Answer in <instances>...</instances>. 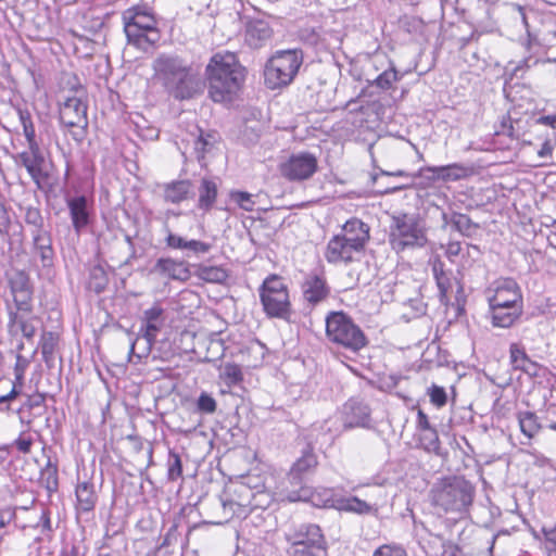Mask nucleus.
Returning <instances> with one entry per match:
<instances>
[{
  "label": "nucleus",
  "instance_id": "obj_1",
  "mask_svg": "<svg viewBox=\"0 0 556 556\" xmlns=\"http://www.w3.org/2000/svg\"><path fill=\"white\" fill-rule=\"evenodd\" d=\"M208 96L214 102H230L244 80V67L231 52L214 54L205 68Z\"/></svg>",
  "mask_w": 556,
  "mask_h": 556
},
{
  "label": "nucleus",
  "instance_id": "obj_2",
  "mask_svg": "<svg viewBox=\"0 0 556 556\" xmlns=\"http://www.w3.org/2000/svg\"><path fill=\"white\" fill-rule=\"evenodd\" d=\"M476 489L462 476L439 479L430 490L431 505L439 511L464 513L471 506Z\"/></svg>",
  "mask_w": 556,
  "mask_h": 556
},
{
  "label": "nucleus",
  "instance_id": "obj_3",
  "mask_svg": "<svg viewBox=\"0 0 556 556\" xmlns=\"http://www.w3.org/2000/svg\"><path fill=\"white\" fill-rule=\"evenodd\" d=\"M389 241L395 252L421 249L428 243L425 220L418 214L401 213L392 216Z\"/></svg>",
  "mask_w": 556,
  "mask_h": 556
},
{
  "label": "nucleus",
  "instance_id": "obj_4",
  "mask_svg": "<svg viewBox=\"0 0 556 556\" xmlns=\"http://www.w3.org/2000/svg\"><path fill=\"white\" fill-rule=\"evenodd\" d=\"M326 338L329 342L354 353L361 351L368 343L359 326L342 311H333L327 315Z\"/></svg>",
  "mask_w": 556,
  "mask_h": 556
},
{
  "label": "nucleus",
  "instance_id": "obj_5",
  "mask_svg": "<svg viewBox=\"0 0 556 556\" xmlns=\"http://www.w3.org/2000/svg\"><path fill=\"white\" fill-rule=\"evenodd\" d=\"M74 86H79L74 90L75 94L67 97L60 106L59 118L63 126L70 129L72 138L80 143L87 135L88 128V103L85 99V90L77 81L76 77H70Z\"/></svg>",
  "mask_w": 556,
  "mask_h": 556
},
{
  "label": "nucleus",
  "instance_id": "obj_6",
  "mask_svg": "<svg viewBox=\"0 0 556 556\" xmlns=\"http://www.w3.org/2000/svg\"><path fill=\"white\" fill-rule=\"evenodd\" d=\"M302 63L303 52L301 49L277 51L265 66L266 86L270 89L288 86L296 76Z\"/></svg>",
  "mask_w": 556,
  "mask_h": 556
},
{
  "label": "nucleus",
  "instance_id": "obj_7",
  "mask_svg": "<svg viewBox=\"0 0 556 556\" xmlns=\"http://www.w3.org/2000/svg\"><path fill=\"white\" fill-rule=\"evenodd\" d=\"M258 292L263 309L268 317L290 320L292 306L289 290L280 276H268Z\"/></svg>",
  "mask_w": 556,
  "mask_h": 556
},
{
  "label": "nucleus",
  "instance_id": "obj_8",
  "mask_svg": "<svg viewBox=\"0 0 556 556\" xmlns=\"http://www.w3.org/2000/svg\"><path fill=\"white\" fill-rule=\"evenodd\" d=\"M20 208L23 212L25 224L29 227L34 254L40 258L43 267L51 266L54 258L52 237L50 229L46 227L40 208L33 205L21 206Z\"/></svg>",
  "mask_w": 556,
  "mask_h": 556
},
{
  "label": "nucleus",
  "instance_id": "obj_9",
  "mask_svg": "<svg viewBox=\"0 0 556 556\" xmlns=\"http://www.w3.org/2000/svg\"><path fill=\"white\" fill-rule=\"evenodd\" d=\"M289 556H327L328 545L318 525L302 523L287 534Z\"/></svg>",
  "mask_w": 556,
  "mask_h": 556
},
{
  "label": "nucleus",
  "instance_id": "obj_10",
  "mask_svg": "<svg viewBox=\"0 0 556 556\" xmlns=\"http://www.w3.org/2000/svg\"><path fill=\"white\" fill-rule=\"evenodd\" d=\"M317 456L315 455L313 447L307 445L302 451L301 457L294 462L288 473V481L293 488L287 493L288 501H308L312 497V490L308 486L303 485V482L305 476L313 472L317 467Z\"/></svg>",
  "mask_w": 556,
  "mask_h": 556
},
{
  "label": "nucleus",
  "instance_id": "obj_11",
  "mask_svg": "<svg viewBox=\"0 0 556 556\" xmlns=\"http://www.w3.org/2000/svg\"><path fill=\"white\" fill-rule=\"evenodd\" d=\"M253 491L244 483H237L225 491L222 506L225 520L233 517L245 518L252 507Z\"/></svg>",
  "mask_w": 556,
  "mask_h": 556
},
{
  "label": "nucleus",
  "instance_id": "obj_12",
  "mask_svg": "<svg viewBox=\"0 0 556 556\" xmlns=\"http://www.w3.org/2000/svg\"><path fill=\"white\" fill-rule=\"evenodd\" d=\"M204 81L200 74L189 64L187 68L164 90L175 100L184 101L200 96L204 90Z\"/></svg>",
  "mask_w": 556,
  "mask_h": 556
},
{
  "label": "nucleus",
  "instance_id": "obj_13",
  "mask_svg": "<svg viewBox=\"0 0 556 556\" xmlns=\"http://www.w3.org/2000/svg\"><path fill=\"white\" fill-rule=\"evenodd\" d=\"M188 65L189 63L177 54L161 53L152 62L153 79L165 89Z\"/></svg>",
  "mask_w": 556,
  "mask_h": 556
},
{
  "label": "nucleus",
  "instance_id": "obj_14",
  "mask_svg": "<svg viewBox=\"0 0 556 556\" xmlns=\"http://www.w3.org/2000/svg\"><path fill=\"white\" fill-rule=\"evenodd\" d=\"M317 159L308 152L292 154L280 166L281 175L290 181H302L311 178L317 170Z\"/></svg>",
  "mask_w": 556,
  "mask_h": 556
},
{
  "label": "nucleus",
  "instance_id": "obj_15",
  "mask_svg": "<svg viewBox=\"0 0 556 556\" xmlns=\"http://www.w3.org/2000/svg\"><path fill=\"white\" fill-rule=\"evenodd\" d=\"M488 302L489 306H506L508 308L519 306V308H523L521 290L511 278L500 280L493 295L488 298Z\"/></svg>",
  "mask_w": 556,
  "mask_h": 556
},
{
  "label": "nucleus",
  "instance_id": "obj_16",
  "mask_svg": "<svg viewBox=\"0 0 556 556\" xmlns=\"http://www.w3.org/2000/svg\"><path fill=\"white\" fill-rule=\"evenodd\" d=\"M302 294L304 301L312 307L326 301L330 295L326 276L323 271L307 274L302 282Z\"/></svg>",
  "mask_w": 556,
  "mask_h": 556
},
{
  "label": "nucleus",
  "instance_id": "obj_17",
  "mask_svg": "<svg viewBox=\"0 0 556 556\" xmlns=\"http://www.w3.org/2000/svg\"><path fill=\"white\" fill-rule=\"evenodd\" d=\"M355 240L344 239L339 233L333 236L327 243L325 257L328 263H351L354 262L355 255L363 253L354 242Z\"/></svg>",
  "mask_w": 556,
  "mask_h": 556
},
{
  "label": "nucleus",
  "instance_id": "obj_18",
  "mask_svg": "<svg viewBox=\"0 0 556 556\" xmlns=\"http://www.w3.org/2000/svg\"><path fill=\"white\" fill-rule=\"evenodd\" d=\"M342 421L344 428H369L371 409L365 401L352 397L342 407Z\"/></svg>",
  "mask_w": 556,
  "mask_h": 556
},
{
  "label": "nucleus",
  "instance_id": "obj_19",
  "mask_svg": "<svg viewBox=\"0 0 556 556\" xmlns=\"http://www.w3.org/2000/svg\"><path fill=\"white\" fill-rule=\"evenodd\" d=\"M372 64L377 71H381L376 78L368 80L369 86L387 91L394 87V85L402 79L403 74L399 73L394 63L386 56L376 55L372 59Z\"/></svg>",
  "mask_w": 556,
  "mask_h": 556
},
{
  "label": "nucleus",
  "instance_id": "obj_20",
  "mask_svg": "<svg viewBox=\"0 0 556 556\" xmlns=\"http://www.w3.org/2000/svg\"><path fill=\"white\" fill-rule=\"evenodd\" d=\"M22 165L27 169L31 179L39 186L40 181L48 177L45 170V156L40 151L38 142L28 144V151L20 154Z\"/></svg>",
  "mask_w": 556,
  "mask_h": 556
},
{
  "label": "nucleus",
  "instance_id": "obj_21",
  "mask_svg": "<svg viewBox=\"0 0 556 556\" xmlns=\"http://www.w3.org/2000/svg\"><path fill=\"white\" fill-rule=\"evenodd\" d=\"M470 173L471 170L468 167L453 163L445 166L420 168L419 176L433 180L456 181L468 177Z\"/></svg>",
  "mask_w": 556,
  "mask_h": 556
},
{
  "label": "nucleus",
  "instance_id": "obj_22",
  "mask_svg": "<svg viewBox=\"0 0 556 556\" xmlns=\"http://www.w3.org/2000/svg\"><path fill=\"white\" fill-rule=\"evenodd\" d=\"M124 31L128 43L143 51L153 47L161 38L159 30H150L146 26H134L131 24L124 25Z\"/></svg>",
  "mask_w": 556,
  "mask_h": 556
},
{
  "label": "nucleus",
  "instance_id": "obj_23",
  "mask_svg": "<svg viewBox=\"0 0 556 556\" xmlns=\"http://www.w3.org/2000/svg\"><path fill=\"white\" fill-rule=\"evenodd\" d=\"M153 269L155 273L174 280L186 281L191 276L188 264L186 262L170 257L159 258Z\"/></svg>",
  "mask_w": 556,
  "mask_h": 556
},
{
  "label": "nucleus",
  "instance_id": "obj_24",
  "mask_svg": "<svg viewBox=\"0 0 556 556\" xmlns=\"http://www.w3.org/2000/svg\"><path fill=\"white\" fill-rule=\"evenodd\" d=\"M194 197L193 184L189 179L174 180L163 186V199L179 204Z\"/></svg>",
  "mask_w": 556,
  "mask_h": 556
},
{
  "label": "nucleus",
  "instance_id": "obj_25",
  "mask_svg": "<svg viewBox=\"0 0 556 556\" xmlns=\"http://www.w3.org/2000/svg\"><path fill=\"white\" fill-rule=\"evenodd\" d=\"M163 315L164 309L159 303L153 304L152 307L143 312L142 321L144 327L141 330L143 331V337L149 344H152L155 341L156 336L163 326Z\"/></svg>",
  "mask_w": 556,
  "mask_h": 556
},
{
  "label": "nucleus",
  "instance_id": "obj_26",
  "mask_svg": "<svg viewBox=\"0 0 556 556\" xmlns=\"http://www.w3.org/2000/svg\"><path fill=\"white\" fill-rule=\"evenodd\" d=\"M369 231L370 228L366 223L359 218L353 217L345 222V224L342 226V231L339 235L344 239L355 240V245L359 250L364 251L366 243L370 239Z\"/></svg>",
  "mask_w": 556,
  "mask_h": 556
},
{
  "label": "nucleus",
  "instance_id": "obj_27",
  "mask_svg": "<svg viewBox=\"0 0 556 556\" xmlns=\"http://www.w3.org/2000/svg\"><path fill=\"white\" fill-rule=\"evenodd\" d=\"M73 227L79 233L89 224L88 201L85 195L67 200Z\"/></svg>",
  "mask_w": 556,
  "mask_h": 556
},
{
  "label": "nucleus",
  "instance_id": "obj_28",
  "mask_svg": "<svg viewBox=\"0 0 556 556\" xmlns=\"http://www.w3.org/2000/svg\"><path fill=\"white\" fill-rule=\"evenodd\" d=\"M489 316L494 327L509 328L511 327L522 315L523 308L519 306L514 307H502V306H489Z\"/></svg>",
  "mask_w": 556,
  "mask_h": 556
},
{
  "label": "nucleus",
  "instance_id": "obj_29",
  "mask_svg": "<svg viewBox=\"0 0 556 556\" xmlns=\"http://www.w3.org/2000/svg\"><path fill=\"white\" fill-rule=\"evenodd\" d=\"M509 358L515 369H519L530 376H535L538 374V364L528 356L525 348L520 344H510Z\"/></svg>",
  "mask_w": 556,
  "mask_h": 556
},
{
  "label": "nucleus",
  "instance_id": "obj_30",
  "mask_svg": "<svg viewBox=\"0 0 556 556\" xmlns=\"http://www.w3.org/2000/svg\"><path fill=\"white\" fill-rule=\"evenodd\" d=\"M271 36L273 30L264 21H254L247 28V41L254 48L263 46Z\"/></svg>",
  "mask_w": 556,
  "mask_h": 556
},
{
  "label": "nucleus",
  "instance_id": "obj_31",
  "mask_svg": "<svg viewBox=\"0 0 556 556\" xmlns=\"http://www.w3.org/2000/svg\"><path fill=\"white\" fill-rule=\"evenodd\" d=\"M218 190L215 181L203 178L199 187L198 208L208 212L214 206L217 199Z\"/></svg>",
  "mask_w": 556,
  "mask_h": 556
},
{
  "label": "nucleus",
  "instance_id": "obj_32",
  "mask_svg": "<svg viewBox=\"0 0 556 556\" xmlns=\"http://www.w3.org/2000/svg\"><path fill=\"white\" fill-rule=\"evenodd\" d=\"M433 277L439 290L438 296L442 304L448 303V291L452 288L451 275L444 271L443 263L435 261L432 265Z\"/></svg>",
  "mask_w": 556,
  "mask_h": 556
},
{
  "label": "nucleus",
  "instance_id": "obj_33",
  "mask_svg": "<svg viewBox=\"0 0 556 556\" xmlns=\"http://www.w3.org/2000/svg\"><path fill=\"white\" fill-rule=\"evenodd\" d=\"M124 25L131 24L136 26H146L150 30H159L156 20L153 14L137 8L128 9L123 13Z\"/></svg>",
  "mask_w": 556,
  "mask_h": 556
},
{
  "label": "nucleus",
  "instance_id": "obj_34",
  "mask_svg": "<svg viewBox=\"0 0 556 556\" xmlns=\"http://www.w3.org/2000/svg\"><path fill=\"white\" fill-rule=\"evenodd\" d=\"M60 337L52 331H43L40 338L42 359L48 367H52L55 361V353L59 349Z\"/></svg>",
  "mask_w": 556,
  "mask_h": 556
},
{
  "label": "nucleus",
  "instance_id": "obj_35",
  "mask_svg": "<svg viewBox=\"0 0 556 556\" xmlns=\"http://www.w3.org/2000/svg\"><path fill=\"white\" fill-rule=\"evenodd\" d=\"M77 509L84 513L92 510L97 503V494L89 482L78 483L76 486Z\"/></svg>",
  "mask_w": 556,
  "mask_h": 556
},
{
  "label": "nucleus",
  "instance_id": "obj_36",
  "mask_svg": "<svg viewBox=\"0 0 556 556\" xmlns=\"http://www.w3.org/2000/svg\"><path fill=\"white\" fill-rule=\"evenodd\" d=\"M197 276L200 279L212 283H224L229 277L227 270L223 267L206 265L198 266Z\"/></svg>",
  "mask_w": 556,
  "mask_h": 556
},
{
  "label": "nucleus",
  "instance_id": "obj_37",
  "mask_svg": "<svg viewBox=\"0 0 556 556\" xmlns=\"http://www.w3.org/2000/svg\"><path fill=\"white\" fill-rule=\"evenodd\" d=\"M450 223L456 231L466 237H471L479 228L468 215L456 212L451 214Z\"/></svg>",
  "mask_w": 556,
  "mask_h": 556
},
{
  "label": "nucleus",
  "instance_id": "obj_38",
  "mask_svg": "<svg viewBox=\"0 0 556 556\" xmlns=\"http://www.w3.org/2000/svg\"><path fill=\"white\" fill-rule=\"evenodd\" d=\"M109 283V276L103 266L94 265L90 268L87 287L89 290L101 293Z\"/></svg>",
  "mask_w": 556,
  "mask_h": 556
},
{
  "label": "nucleus",
  "instance_id": "obj_39",
  "mask_svg": "<svg viewBox=\"0 0 556 556\" xmlns=\"http://www.w3.org/2000/svg\"><path fill=\"white\" fill-rule=\"evenodd\" d=\"M518 421L521 432L528 437H534L541 429L538 416L532 412H519Z\"/></svg>",
  "mask_w": 556,
  "mask_h": 556
},
{
  "label": "nucleus",
  "instance_id": "obj_40",
  "mask_svg": "<svg viewBox=\"0 0 556 556\" xmlns=\"http://www.w3.org/2000/svg\"><path fill=\"white\" fill-rule=\"evenodd\" d=\"M11 293L31 290L30 279L26 271L13 269L8 274Z\"/></svg>",
  "mask_w": 556,
  "mask_h": 556
},
{
  "label": "nucleus",
  "instance_id": "obj_41",
  "mask_svg": "<svg viewBox=\"0 0 556 556\" xmlns=\"http://www.w3.org/2000/svg\"><path fill=\"white\" fill-rule=\"evenodd\" d=\"M28 314L10 313V323L15 324L22 331L23 337L31 340L36 334V327L31 323V318L27 317Z\"/></svg>",
  "mask_w": 556,
  "mask_h": 556
},
{
  "label": "nucleus",
  "instance_id": "obj_42",
  "mask_svg": "<svg viewBox=\"0 0 556 556\" xmlns=\"http://www.w3.org/2000/svg\"><path fill=\"white\" fill-rule=\"evenodd\" d=\"M40 481L50 493L58 490V467L50 459L46 467L41 469Z\"/></svg>",
  "mask_w": 556,
  "mask_h": 556
},
{
  "label": "nucleus",
  "instance_id": "obj_43",
  "mask_svg": "<svg viewBox=\"0 0 556 556\" xmlns=\"http://www.w3.org/2000/svg\"><path fill=\"white\" fill-rule=\"evenodd\" d=\"M16 307L15 313L31 314L33 312V289L22 292L12 293Z\"/></svg>",
  "mask_w": 556,
  "mask_h": 556
},
{
  "label": "nucleus",
  "instance_id": "obj_44",
  "mask_svg": "<svg viewBox=\"0 0 556 556\" xmlns=\"http://www.w3.org/2000/svg\"><path fill=\"white\" fill-rule=\"evenodd\" d=\"M200 135L194 140V152L197 154V159L200 161L204 157L205 152L210 151L215 142V136L213 134H204L201 129H199Z\"/></svg>",
  "mask_w": 556,
  "mask_h": 556
},
{
  "label": "nucleus",
  "instance_id": "obj_45",
  "mask_svg": "<svg viewBox=\"0 0 556 556\" xmlns=\"http://www.w3.org/2000/svg\"><path fill=\"white\" fill-rule=\"evenodd\" d=\"M222 378L228 386H235L242 381L243 375L239 365L227 363L223 367Z\"/></svg>",
  "mask_w": 556,
  "mask_h": 556
},
{
  "label": "nucleus",
  "instance_id": "obj_46",
  "mask_svg": "<svg viewBox=\"0 0 556 556\" xmlns=\"http://www.w3.org/2000/svg\"><path fill=\"white\" fill-rule=\"evenodd\" d=\"M165 232L166 247L173 250H180L184 252V254H186L188 247L190 244V239L174 233L172 230L168 229V227L165 228Z\"/></svg>",
  "mask_w": 556,
  "mask_h": 556
},
{
  "label": "nucleus",
  "instance_id": "obj_47",
  "mask_svg": "<svg viewBox=\"0 0 556 556\" xmlns=\"http://www.w3.org/2000/svg\"><path fill=\"white\" fill-rule=\"evenodd\" d=\"M167 478L169 481H176L182 475V464L180 456L169 451L168 460H167Z\"/></svg>",
  "mask_w": 556,
  "mask_h": 556
},
{
  "label": "nucleus",
  "instance_id": "obj_48",
  "mask_svg": "<svg viewBox=\"0 0 556 556\" xmlns=\"http://www.w3.org/2000/svg\"><path fill=\"white\" fill-rule=\"evenodd\" d=\"M18 115H20V121H21V124L23 126V132H24V136H25L26 140H27V143L28 144H33V142H37L35 126H34V123L31 121V116H30L29 112H27V111H20Z\"/></svg>",
  "mask_w": 556,
  "mask_h": 556
},
{
  "label": "nucleus",
  "instance_id": "obj_49",
  "mask_svg": "<svg viewBox=\"0 0 556 556\" xmlns=\"http://www.w3.org/2000/svg\"><path fill=\"white\" fill-rule=\"evenodd\" d=\"M422 444L428 452H433L437 455H440V440L438 432L434 428L425 431V434L421 437Z\"/></svg>",
  "mask_w": 556,
  "mask_h": 556
},
{
  "label": "nucleus",
  "instance_id": "obj_50",
  "mask_svg": "<svg viewBox=\"0 0 556 556\" xmlns=\"http://www.w3.org/2000/svg\"><path fill=\"white\" fill-rule=\"evenodd\" d=\"M211 250H212L211 243L195 240V239H190V244L188 247V250H187L185 256L189 257V258L190 257H200L204 254H207Z\"/></svg>",
  "mask_w": 556,
  "mask_h": 556
},
{
  "label": "nucleus",
  "instance_id": "obj_51",
  "mask_svg": "<svg viewBox=\"0 0 556 556\" xmlns=\"http://www.w3.org/2000/svg\"><path fill=\"white\" fill-rule=\"evenodd\" d=\"M343 509L346 511L357 513V514H368L370 513V505L365 501L359 500L358 497H350L345 500Z\"/></svg>",
  "mask_w": 556,
  "mask_h": 556
},
{
  "label": "nucleus",
  "instance_id": "obj_52",
  "mask_svg": "<svg viewBox=\"0 0 556 556\" xmlns=\"http://www.w3.org/2000/svg\"><path fill=\"white\" fill-rule=\"evenodd\" d=\"M197 407L201 413L213 414L216 410L217 403L208 393L202 392L197 401Z\"/></svg>",
  "mask_w": 556,
  "mask_h": 556
},
{
  "label": "nucleus",
  "instance_id": "obj_53",
  "mask_svg": "<svg viewBox=\"0 0 556 556\" xmlns=\"http://www.w3.org/2000/svg\"><path fill=\"white\" fill-rule=\"evenodd\" d=\"M230 197L242 210L253 211L254 202L252 201V194L244 191H233Z\"/></svg>",
  "mask_w": 556,
  "mask_h": 556
},
{
  "label": "nucleus",
  "instance_id": "obj_54",
  "mask_svg": "<svg viewBox=\"0 0 556 556\" xmlns=\"http://www.w3.org/2000/svg\"><path fill=\"white\" fill-rule=\"evenodd\" d=\"M45 401H46L45 394L38 393V394H35V395H28L27 400L18 408L17 413L22 414L23 410H25V409L33 410V409H36V408H43L45 407Z\"/></svg>",
  "mask_w": 556,
  "mask_h": 556
},
{
  "label": "nucleus",
  "instance_id": "obj_55",
  "mask_svg": "<svg viewBox=\"0 0 556 556\" xmlns=\"http://www.w3.org/2000/svg\"><path fill=\"white\" fill-rule=\"evenodd\" d=\"M372 556H407L406 551L399 545H381L374 553Z\"/></svg>",
  "mask_w": 556,
  "mask_h": 556
},
{
  "label": "nucleus",
  "instance_id": "obj_56",
  "mask_svg": "<svg viewBox=\"0 0 556 556\" xmlns=\"http://www.w3.org/2000/svg\"><path fill=\"white\" fill-rule=\"evenodd\" d=\"M429 396L432 404L438 407H442L446 404L447 396L444 388L433 384L429 389Z\"/></svg>",
  "mask_w": 556,
  "mask_h": 556
},
{
  "label": "nucleus",
  "instance_id": "obj_57",
  "mask_svg": "<svg viewBox=\"0 0 556 556\" xmlns=\"http://www.w3.org/2000/svg\"><path fill=\"white\" fill-rule=\"evenodd\" d=\"M543 533L547 556H556V526L549 529L544 528Z\"/></svg>",
  "mask_w": 556,
  "mask_h": 556
},
{
  "label": "nucleus",
  "instance_id": "obj_58",
  "mask_svg": "<svg viewBox=\"0 0 556 556\" xmlns=\"http://www.w3.org/2000/svg\"><path fill=\"white\" fill-rule=\"evenodd\" d=\"M36 528H41V533L47 535L48 538L51 536V533L53 532L50 514L46 509H41L39 520L35 525Z\"/></svg>",
  "mask_w": 556,
  "mask_h": 556
},
{
  "label": "nucleus",
  "instance_id": "obj_59",
  "mask_svg": "<svg viewBox=\"0 0 556 556\" xmlns=\"http://www.w3.org/2000/svg\"><path fill=\"white\" fill-rule=\"evenodd\" d=\"M11 228V217L10 214L4 206V204L0 203V235L8 236L9 230Z\"/></svg>",
  "mask_w": 556,
  "mask_h": 556
},
{
  "label": "nucleus",
  "instance_id": "obj_60",
  "mask_svg": "<svg viewBox=\"0 0 556 556\" xmlns=\"http://www.w3.org/2000/svg\"><path fill=\"white\" fill-rule=\"evenodd\" d=\"M14 445L21 453L28 454L31 450L33 439L30 437H24V433H21V435L14 441Z\"/></svg>",
  "mask_w": 556,
  "mask_h": 556
},
{
  "label": "nucleus",
  "instance_id": "obj_61",
  "mask_svg": "<svg viewBox=\"0 0 556 556\" xmlns=\"http://www.w3.org/2000/svg\"><path fill=\"white\" fill-rule=\"evenodd\" d=\"M178 536H179L178 526L176 523H174L168 529L166 534L164 535V539H163V542H162L161 546L162 547H167V546H170V545L175 544L178 541Z\"/></svg>",
  "mask_w": 556,
  "mask_h": 556
},
{
  "label": "nucleus",
  "instance_id": "obj_62",
  "mask_svg": "<svg viewBox=\"0 0 556 556\" xmlns=\"http://www.w3.org/2000/svg\"><path fill=\"white\" fill-rule=\"evenodd\" d=\"M556 146V139L552 140L551 138H546L541 146V149L538 151V155L540 157H549L552 156L554 147Z\"/></svg>",
  "mask_w": 556,
  "mask_h": 556
},
{
  "label": "nucleus",
  "instance_id": "obj_63",
  "mask_svg": "<svg viewBox=\"0 0 556 556\" xmlns=\"http://www.w3.org/2000/svg\"><path fill=\"white\" fill-rule=\"evenodd\" d=\"M260 135L253 128L244 127L242 130V140L248 144H253L257 141Z\"/></svg>",
  "mask_w": 556,
  "mask_h": 556
},
{
  "label": "nucleus",
  "instance_id": "obj_64",
  "mask_svg": "<svg viewBox=\"0 0 556 556\" xmlns=\"http://www.w3.org/2000/svg\"><path fill=\"white\" fill-rule=\"evenodd\" d=\"M417 428L422 431L432 429V427L430 426L428 416L421 409H418V413H417Z\"/></svg>",
  "mask_w": 556,
  "mask_h": 556
}]
</instances>
